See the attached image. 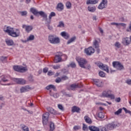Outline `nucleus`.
<instances>
[{
  "mask_svg": "<svg viewBox=\"0 0 131 131\" xmlns=\"http://www.w3.org/2000/svg\"><path fill=\"white\" fill-rule=\"evenodd\" d=\"M121 112H122V109L120 108L117 111L115 112V115H119Z\"/></svg>",
  "mask_w": 131,
  "mask_h": 131,
  "instance_id": "obj_39",
  "label": "nucleus"
},
{
  "mask_svg": "<svg viewBox=\"0 0 131 131\" xmlns=\"http://www.w3.org/2000/svg\"><path fill=\"white\" fill-rule=\"evenodd\" d=\"M57 10L59 12H61V11H63V10H64V5H63V4L58 3L57 6Z\"/></svg>",
  "mask_w": 131,
  "mask_h": 131,
  "instance_id": "obj_22",
  "label": "nucleus"
},
{
  "mask_svg": "<svg viewBox=\"0 0 131 131\" xmlns=\"http://www.w3.org/2000/svg\"><path fill=\"white\" fill-rule=\"evenodd\" d=\"M122 26V27H126V24L124 23H119L118 26Z\"/></svg>",
  "mask_w": 131,
  "mask_h": 131,
  "instance_id": "obj_56",
  "label": "nucleus"
},
{
  "mask_svg": "<svg viewBox=\"0 0 131 131\" xmlns=\"http://www.w3.org/2000/svg\"><path fill=\"white\" fill-rule=\"evenodd\" d=\"M55 129V124L53 122H50V131H54Z\"/></svg>",
  "mask_w": 131,
  "mask_h": 131,
  "instance_id": "obj_28",
  "label": "nucleus"
},
{
  "mask_svg": "<svg viewBox=\"0 0 131 131\" xmlns=\"http://www.w3.org/2000/svg\"><path fill=\"white\" fill-rule=\"evenodd\" d=\"M60 35H61L62 36V37H64L65 38V39H68V38H69V37H70L69 34H68V33H67L65 31L62 32L60 33Z\"/></svg>",
  "mask_w": 131,
  "mask_h": 131,
  "instance_id": "obj_19",
  "label": "nucleus"
},
{
  "mask_svg": "<svg viewBox=\"0 0 131 131\" xmlns=\"http://www.w3.org/2000/svg\"><path fill=\"white\" fill-rule=\"evenodd\" d=\"M123 110H124L125 113H128V114H129V112H130V111L127 110L126 109V108H125V107H123Z\"/></svg>",
  "mask_w": 131,
  "mask_h": 131,
  "instance_id": "obj_61",
  "label": "nucleus"
},
{
  "mask_svg": "<svg viewBox=\"0 0 131 131\" xmlns=\"http://www.w3.org/2000/svg\"><path fill=\"white\" fill-rule=\"evenodd\" d=\"M108 1L107 0H102L101 3L99 5L98 9L99 10H103V9H106L107 7V4Z\"/></svg>",
  "mask_w": 131,
  "mask_h": 131,
  "instance_id": "obj_10",
  "label": "nucleus"
},
{
  "mask_svg": "<svg viewBox=\"0 0 131 131\" xmlns=\"http://www.w3.org/2000/svg\"><path fill=\"white\" fill-rule=\"evenodd\" d=\"M99 0H87L86 5H95L98 4Z\"/></svg>",
  "mask_w": 131,
  "mask_h": 131,
  "instance_id": "obj_20",
  "label": "nucleus"
},
{
  "mask_svg": "<svg viewBox=\"0 0 131 131\" xmlns=\"http://www.w3.org/2000/svg\"><path fill=\"white\" fill-rule=\"evenodd\" d=\"M50 117V113L46 112L42 115V119L43 125H47L49 121V118Z\"/></svg>",
  "mask_w": 131,
  "mask_h": 131,
  "instance_id": "obj_6",
  "label": "nucleus"
},
{
  "mask_svg": "<svg viewBox=\"0 0 131 131\" xmlns=\"http://www.w3.org/2000/svg\"><path fill=\"white\" fill-rule=\"evenodd\" d=\"M56 13L54 12H52L49 16V19H52V17H55Z\"/></svg>",
  "mask_w": 131,
  "mask_h": 131,
  "instance_id": "obj_38",
  "label": "nucleus"
},
{
  "mask_svg": "<svg viewBox=\"0 0 131 131\" xmlns=\"http://www.w3.org/2000/svg\"><path fill=\"white\" fill-rule=\"evenodd\" d=\"M66 6L67 9H70L71 8V3L68 2L66 4Z\"/></svg>",
  "mask_w": 131,
  "mask_h": 131,
  "instance_id": "obj_42",
  "label": "nucleus"
},
{
  "mask_svg": "<svg viewBox=\"0 0 131 131\" xmlns=\"http://www.w3.org/2000/svg\"><path fill=\"white\" fill-rule=\"evenodd\" d=\"M22 27L23 28H25L26 31L28 33L30 32V31L33 29V27L32 26H26V25H23Z\"/></svg>",
  "mask_w": 131,
  "mask_h": 131,
  "instance_id": "obj_15",
  "label": "nucleus"
},
{
  "mask_svg": "<svg viewBox=\"0 0 131 131\" xmlns=\"http://www.w3.org/2000/svg\"><path fill=\"white\" fill-rule=\"evenodd\" d=\"M101 69L104 70V71H106L107 73H109V68H108V66L103 64Z\"/></svg>",
  "mask_w": 131,
  "mask_h": 131,
  "instance_id": "obj_27",
  "label": "nucleus"
},
{
  "mask_svg": "<svg viewBox=\"0 0 131 131\" xmlns=\"http://www.w3.org/2000/svg\"><path fill=\"white\" fill-rule=\"evenodd\" d=\"M29 81H31V82H32V81H33V77L31 75H30L29 77Z\"/></svg>",
  "mask_w": 131,
  "mask_h": 131,
  "instance_id": "obj_58",
  "label": "nucleus"
},
{
  "mask_svg": "<svg viewBox=\"0 0 131 131\" xmlns=\"http://www.w3.org/2000/svg\"><path fill=\"white\" fill-rule=\"evenodd\" d=\"M120 101H121V99L120 98V97H118L115 99V101L117 103H119Z\"/></svg>",
  "mask_w": 131,
  "mask_h": 131,
  "instance_id": "obj_59",
  "label": "nucleus"
},
{
  "mask_svg": "<svg viewBox=\"0 0 131 131\" xmlns=\"http://www.w3.org/2000/svg\"><path fill=\"white\" fill-rule=\"evenodd\" d=\"M46 90H48V91H49V90H51V89H53V90H55L56 89V87H55V85H48L46 88Z\"/></svg>",
  "mask_w": 131,
  "mask_h": 131,
  "instance_id": "obj_33",
  "label": "nucleus"
},
{
  "mask_svg": "<svg viewBox=\"0 0 131 131\" xmlns=\"http://www.w3.org/2000/svg\"><path fill=\"white\" fill-rule=\"evenodd\" d=\"M61 81H62V79L60 77H58L56 80H55V82L57 83H59V82H61Z\"/></svg>",
  "mask_w": 131,
  "mask_h": 131,
  "instance_id": "obj_51",
  "label": "nucleus"
},
{
  "mask_svg": "<svg viewBox=\"0 0 131 131\" xmlns=\"http://www.w3.org/2000/svg\"><path fill=\"white\" fill-rule=\"evenodd\" d=\"M93 47L95 49H99V42H98V40H95L93 42Z\"/></svg>",
  "mask_w": 131,
  "mask_h": 131,
  "instance_id": "obj_30",
  "label": "nucleus"
},
{
  "mask_svg": "<svg viewBox=\"0 0 131 131\" xmlns=\"http://www.w3.org/2000/svg\"><path fill=\"white\" fill-rule=\"evenodd\" d=\"M98 117L99 118H104V114L102 112H100L98 113Z\"/></svg>",
  "mask_w": 131,
  "mask_h": 131,
  "instance_id": "obj_49",
  "label": "nucleus"
},
{
  "mask_svg": "<svg viewBox=\"0 0 131 131\" xmlns=\"http://www.w3.org/2000/svg\"><path fill=\"white\" fill-rule=\"evenodd\" d=\"M93 81H94L95 84H96V85H97V86H99V87L102 86V80L97 79H93Z\"/></svg>",
  "mask_w": 131,
  "mask_h": 131,
  "instance_id": "obj_17",
  "label": "nucleus"
},
{
  "mask_svg": "<svg viewBox=\"0 0 131 131\" xmlns=\"http://www.w3.org/2000/svg\"><path fill=\"white\" fill-rule=\"evenodd\" d=\"M126 83L129 85H131V80H127L126 81Z\"/></svg>",
  "mask_w": 131,
  "mask_h": 131,
  "instance_id": "obj_64",
  "label": "nucleus"
},
{
  "mask_svg": "<svg viewBox=\"0 0 131 131\" xmlns=\"http://www.w3.org/2000/svg\"><path fill=\"white\" fill-rule=\"evenodd\" d=\"M84 52L88 56H91L92 54L95 53V49L92 47H90L88 48L85 49Z\"/></svg>",
  "mask_w": 131,
  "mask_h": 131,
  "instance_id": "obj_12",
  "label": "nucleus"
},
{
  "mask_svg": "<svg viewBox=\"0 0 131 131\" xmlns=\"http://www.w3.org/2000/svg\"><path fill=\"white\" fill-rule=\"evenodd\" d=\"M70 66L72 68H75V67H76V64H75V62H72L70 64Z\"/></svg>",
  "mask_w": 131,
  "mask_h": 131,
  "instance_id": "obj_44",
  "label": "nucleus"
},
{
  "mask_svg": "<svg viewBox=\"0 0 131 131\" xmlns=\"http://www.w3.org/2000/svg\"><path fill=\"white\" fill-rule=\"evenodd\" d=\"M109 97V98H111V99H112V100H114V99H115V96H114V95L113 94H108V97Z\"/></svg>",
  "mask_w": 131,
  "mask_h": 131,
  "instance_id": "obj_52",
  "label": "nucleus"
},
{
  "mask_svg": "<svg viewBox=\"0 0 131 131\" xmlns=\"http://www.w3.org/2000/svg\"><path fill=\"white\" fill-rule=\"evenodd\" d=\"M5 42L7 46H14V41L12 39H6Z\"/></svg>",
  "mask_w": 131,
  "mask_h": 131,
  "instance_id": "obj_24",
  "label": "nucleus"
},
{
  "mask_svg": "<svg viewBox=\"0 0 131 131\" xmlns=\"http://www.w3.org/2000/svg\"><path fill=\"white\" fill-rule=\"evenodd\" d=\"M79 128H80V127H79V126H74V129L75 130H77V129H78Z\"/></svg>",
  "mask_w": 131,
  "mask_h": 131,
  "instance_id": "obj_62",
  "label": "nucleus"
},
{
  "mask_svg": "<svg viewBox=\"0 0 131 131\" xmlns=\"http://www.w3.org/2000/svg\"><path fill=\"white\" fill-rule=\"evenodd\" d=\"M2 81H3V82H7L8 81V79H6V77H3V78L1 79Z\"/></svg>",
  "mask_w": 131,
  "mask_h": 131,
  "instance_id": "obj_60",
  "label": "nucleus"
},
{
  "mask_svg": "<svg viewBox=\"0 0 131 131\" xmlns=\"http://www.w3.org/2000/svg\"><path fill=\"white\" fill-rule=\"evenodd\" d=\"M51 66L52 67L53 69H55V70H56L57 69H60V68H61V65H60V64L56 65V66L52 65Z\"/></svg>",
  "mask_w": 131,
  "mask_h": 131,
  "instance_id": "obj_37",
  "label": "nucleus"
},
{
  "mask_svg": "<svg viewBox=\"0 0 131 131\" xmlns=\"http://www.w3.org/2000/svg\"><path fill=\"white\" fill-rule=\"evenodd\" d=\"M89 129L90 131H100V128L95 126H89Z\"/></svg>",
  "mask_w": 131,
  "mask_h": 131,
  "instance_id": "obj_21",
  "label": "nucleus"
},
{
  "mask_svg": "<svg viewBox=\"0 0 131 131\" xmlns=\"http://www.w3.org/2000/svg\"><path fill=\"white\" fill-rule=\"evenodd\" d=\"M99 76H101V77H104L105 76V73L103 71H100L99 73Z\"/></svg>",
  "mask_w": 131,
  "mask_h": 131,
  "instance_id": "obj_48",
  "label": "nucleus"
},
{
  "mask_svg": "<svg viewBox=\"0 0 131 131\" xmlns=\"http://www.w3.org/2000/svg\"><path fill=\"white\" fill-rule=\"evenodd\" d=\"M84 119H85V122H86V123L91 124L92 121V120L91 119V118H90V117H89L88 116H85Z\"/></svg>",
  "mask_w": 131,
  "mask_h": 131,
  "instance_id": "obj_29",
  "label": "nucleus"
},
{
  "mask_svg": "<svg viewBox=\"0 0 131 131\" xmlns=\"http://www.w3.org/2000/svg\"><path fill=\"white\" fill-rule=\"evenodd\" d=\"M65 25H64V23L61 21L59 22V25L57 26V27H64Z\"/></svg>",
  "mask_w": 131,
  "mask_h": 131,
  "instance_id": "obj_40",
  "label": "nucleus"
},
{
  "mask_svg": "<svg viewBox=\"0 0 131 131\" xmlns=\"http://www.w3.org/2000/svg\"><path fill=\"white\" fill-rule=\"evenodd\" d=\"M75 39H76V37H72L70 40L68 41L67 45H69L70 43H71V42H73Z\"/></svg>",
  "mask_w": 131,
  "mask_h": 131,
  "instance_id": "obj_34",
  "label": "nucleus"
},
{
  "mask_svg": "<svg viewBox=\"0 0 131 131\" xmlns=\"http://www.w3.org/2000/svg\"><path fill=\"white\" fill-rule=\"evenodd\" d=\"M115 47H116L118 49H119L120 47H121V45L120 44V43H119V42H116L115 43Z\"/></svg>",
  "mask_w": 131,
  "mask_h": 131,
  "instance_id": "obj_43",
  "label": "nucleus"
},
{
  "mask_svg": "<svg viewBox=\"0 0 131 131\" xmlns=\"http://www.w3.org/2000/svg\"><path fill=\"white\" fill-rule=\"evenodd\" d=\"M49 30H53V26H51L50 24L47 26Z\"/></svg>",
  "mask_w": 131,
  "mask_h": 131,
  "instance_id": "obj_57",
  "label": "nucleus"
},
{
  "mask_svg": "<svg viewBox=\"0 0 131 131\" xmlns=\"http://www.w3.org/2000/svg\"><path fill=\"white\" fill-rule=\"evenodd\" d=\"M95 65H97L100 69L102 68L103 64L100 61H97L95 62Z\"/></svg>",
  "mask_w": 131,
  "mask_h": 131,
  "instance_id": "obj_31",
  "label": "nucleus"
},
{
  "mask_svg": "<svg viewBox=\"0 0 131 131\" xmlns=\"http://www.w3.org/2000/svg\"><path fill=\"white\" fill-rule=\"evenodd\" d=\"M76 60L77 62H78L80 67L81 68H84V69H86V67H85L84 65L86 64L88 61H86L85 59L77 57L76 58Z\"/></svg>",
  "mask_w": 131,
  "mask_h": 131,
  "instance_id": "obj_4",
  "label": "nucleus"
},
{
  "mask_svg": "<svg viewBox=\"0 0 131 131\" xmlns=\"http://www.w3.org/2000/svg\"><path fill=\"white\" fill-rule=\"evenodd\" d=\"M122 43L124 46H129L130 45V39L128 37H125L122 39Z\"/></svg>",
  "mask_w": 131,
  "mask_h": 131,
  "instance_id": "obj_14",
  "label": "nucleus"
},
{
  "mask_svg": "<svg viewBox=\"0 0 131 131\" xmlns=\"http://www.w3.org/2000/svg\"><path fill=\"white\" fill-rule=\"evenodd\" d=\"M21 16H27V11H21L20 12Z\"/></svg>",
  "mask_w": 131,
  "mask_h": 131,
  "instance_id": "obj_47",
  "label": "nucleus"
},
{
  "mask_svg": "<svg viewBox=\"0 0 131 131\" xmlns=\"http://www.w3.org/2000/svg\"><path fill=\"white\" fill-rule=\"evenodd\" d=\"M88 11L93 13L96 11V7L89 6L88 7Z\"/></svg>",
  "mask_w": 131,
  "mask_h": 131,
  "instance_id": "obj_32",
  "label": "nucleus"
},
{
  "mask_svg": "<svg viewBox=\"0 0 131 131\" xmlns=\"http://www.w3.org/2000/svg\"><path fill=\"white\" fill-rule=\"evenodd\" d=\"M30 12L33 14L35 16H37V15H40V16H43L45 17V12L43 11H39L38 12L36 9L34 8H31L30 9Z\"/></svg>",
  "mask_w": 131,
  "mask_h": 131,
  "instance_id": "obj_8",
  "label": "nucleus"
},
{
  "mask_svg": "<svg viewBox=\"0 0 131 131\" xmlns=\"http://www.w3.org/2000/svg\"><path fill=\"white\" fill-rule=\"evenodd\" d=\"M34 40V35H30L29 37L27 39V41H29L30 40Z\"/></svg>",
  "mask_w": 131,
  "mask_h": 131,
  "instance_id": "obj_35",
  "label": "nucleus"
},
{
  "mask_svg": "<svg viewBox=\"0 0 131 131\" xmlns=\"http://www.w3.org/2000/svg\"><path fill=\"white\" fill-rule=\"evenodd\" d=\"M113 66L114 68H116L117 70H124V67L119 61H113Z\"/></svg>",
  "mask_w": 131,
  "mask_h": 131,
  "instance_id": "obj_5",
  "label": "nucleus"
},
{
  "mask_svg": "<svg viewBox=\"0 0 131 131\" xmlns=\"http://www.w3.org/2000/svg\"><path fill=\"white\" fill-rule=\"evenodd\" d=\"M21 128L23 131H29V128H28L27 126H25V125H23L21 126Z\"/></svg>",
  "mask_w": 131,
  "mask_h": 131,
  "instance_id": "obj_36",
  "label": "nucleus"
},
{
  "mask_svg": "<svg viewBox=\"0 0 131 131\" xmlns=\"http://www.w3.org/2000/svg\"><path fill=\"white\" fill-rule=\"evenodd\" d=\"M48 75H49V76H51V75H53V72L51 71H49L48 72Z\"/></svg>",
  "mask_w": 131,
  "mask_h": 131,
  "instance_id": "obj_63",
  "label": "nucleus"
},
{
  "mask_svg": "<svg viewBox=\"0 0 131 131\" xmlns=\"http://www.w3.org/2000/svg\"><path fill=\"white\" fill-rule=\"evenodd\" d=\"M48 40H49L50 43L53 45H58V43H60V38L55 35H50L48 37Z\"/></svg>",
  "mask_w": 131,
  "mask_h": 131,
  "instance_id": "obj_2",
  "label": "nucleus"
},
{
  "mask_svg": "<svg viewBox=\"0 0 131 131\" xmlns=\"http://www.w3.org/2000/svg\"><path fill=\"white\" fill-rule=\"evenodd\" d=\"M13 69L17 72H26L27 71L26 68L20 66H14Z\"/></svg>",
  "mask_w": 131,
  "mask_h": 131,
  "instance_id": "obj_7",
  "label": "nucleus"
},
{
  "mask_svg": "<svg viewBox=\"0 0 131 131\" xmlns=\"http://www.w3.org/2000/svg\"><path fill=\"white\" fill-rule=\"evenodd\" d=\"M117 126H119V124L117 123L116 122H113L111 123H108L103 128L105 131L110 130L113 129V128L116 127Z\"/></svg>",
  "mask_w": 131,
  "mask_h": 131,
  "instance_id": "obj_3",
  "label": "nucleus"
},
{
  "mask_svg": "<svg viewBox=\"0 0 131 131\" xmlns=\"http://www.w3.org/2000/svg\"><path fill=\"white\" fill-rule=\"evenodd\" d=\"M3 31L5 33H7L8 35L12 36V37H18L20 36V30L18 29H16L15 30L14 28H12L10 26H5L3 29Z\"/></svg>",
  "mask_w": 131,
  "mask_h": 131,
  "instance_id": "obj_1",
  "label": "nucleus"
},
{
  "mask_svg": "<svg viewBox=\"0 0 131 131\" xmlns=\"http://www.w3.org/2000/svg\"><path fill=\"white\" fill-rule=\"evenodd\" d=\"M61 61H62V53L58 52V54L55 55L54 62V63H60Z\"/></svg>",
  "mask_w": 131,
  "mask_h": 131,
  "instance_id": "obj_9",
  "label": "nucleus"
},
{
  "mask_svg": "<svg viewBox=\"0 0 131 131\" xmlns=\"http://www.w3.org/2000/svg\"><path fill=\"white\" fill-rule=\"evenodd\" d=\"M82 129L84 131H88L89 130V128H88V126H86V125L83 124V127H82Z\"/></svg>",
  "mask_w": 131,
  "mask_h": 131,
  "instance_id": "obj_45",
  "label": "nucleus"
},
{
  "mask_svg": "<svg viewBox=\"0 0 131 131\" xmlns=\"http://www.w3.org/2000/svg\"><path fill=\"white\" fill-rule=\"evenodd\" d=\"M30 90H32V89L29 85H26L25 86H22L20 89V93H25L26 92H28V91H30Z\"/></svg>",
  "mask_w": 131,
  "mask_h": 131,
  "instance_id": "obj_13",
  "label": "nucleus"
},
{
  "mask_svg": "<svg viewBox=\"0 0 131 131\" xmlns=\"http://www.w3.org/2000/svg\"><path fill=\"white\" fill-rule=\"evenodd\" d=\"M111 93L110 91H103L102 94V97H103L104 98H108V96H109V93Z\"/></svg>",
  "mask_w": 131,
  "mask_h": 131,
  "instance_id": "obj_26",
  "label": "nucleus"
},
{
  "mask_svg": "<svg viewBox=\"0 0 131 131\" xmlns=\"http://www.w3.org/2000/svg\"><path fill=\"white\" fill-rule=\"evenodd\" d=\"M44 15L45 16H41V17H42L43 18V19H45V24L47 25H49L50 24H51V19H48V15H47V14H46V13L44 12Z\"/></svg>",
  "mask_w": 131,
  "mask_h": 131,
  "instance_id": "obj_16",
  "label": "nucleus"
},
{
  "mask_svg": "<svg viewBox=\"0 0 131 131\" xmlns=\"http://www.w3.org/2000/svg\"><path fill=\"white\" fill-rule=\"evenodd\" d=\"M126 31L127 32H131V21L129 24V28L126 29Z\"/></svg>",
  "mask_w": 131,
  "mask_h": 131,
  "instance_id": "obj_50",
  "label": "nucleus"
},
{
  "mask_svg": "<svg viewBox=\"0 0 131 131\" xmlns=\"http://www.w3.org/2000/svg\"><path fill=\"white\" fill-rule=\"evenodd\" d=\"M72 112H77V113H79V111H80V108L76 106H74L72 107Z\"/></svg>",
  "mask_w": 131,
  "mask_h": 131,
  "instance_id": "obj_25",
  "label": "nucleus"
},
{
  "mask_svg": "<svg viewBox=\"0 0 131 131\" xmlns=\"http://www.w3.org/2000/svg\"><path fill=\"white\" fill-rule=\"evenodd\" d=\"M48 71H49V68H48L46 67V68L43 69V73H47V72H48Z\"/></svg>",
  "mask_w": 131,
  "mask_h": 131,
  "instance_id": "obj_54",
  "label": "nucleus"
},
{
  "mask_svg": "<svg viewBox=\"0 0 131 131\" xmlns=\"http://www.w3.org/2000/svg\"><path fill=\"white\" fill-rule=\"evenodd\" d=\"M58 108L59 109V110H61V111H64V107L62 104H58Z\"/></svg>",
  "mask_w": 131,
  "mask_h": 131,
  "instance_id": "obj_41",
  "label": "nucleus"
},
{
  "mask_svg": "<svg viewBox=\"0 0 131 131\" xmlns=\"http://www.w3.org/2000/svg\"><path fill=\"white\" fill-rule=\"evenodd\" d=\"M7 57L6 56H1L0 57V60L4 62V61H5L6 60V59H7Z\"/></svg>",
  "mask_w": 131,
  "mask_h": 131,
  "instance_id": "obj_53",
  "label": "nucleus"
},
{
  "mask_svg": "<svg viewBox=\"0 0 131 131\" xmlns=\"http://www.w3.org/2000/svg\"><path fill=\"white\" fill-rule=\"evenodd\" d=\"M82 85L79 86V84H72L70 85L71 89L72 91H74L75 89H77V88H81Z\"/></svg>",
  "mask_w": 131,
  "mask_h": 131,
  "instance_id": "obj_23",
  "label": "nucleus"
},
{
  "mask_svg": "<svg viewBox=\"0 0 131 131\" xmlns=\"http://www.w3.org/2000/svg\"><path fill=\"white\" fill-rule=\"evenodd\" d=\"M48 111H49L51 114H53V115H58V112L57 111L55 110L54 108L52 107H48L47 108Z\"/></svg>",
  "mask_w": 131,
  "mask_h": 131,
  "instance_id": "obj_18",
  "label": "nucleus"
},
{
  "mask_svg": "<svg viewBox=\"0 0 131 131\" xmlns=\"http://www.w3.org/2000/svg\"><path fill=\"white\" fill-rule=\"evenodd\" d=\"M67 79H68V77H67V76H63L61 77L62 80H67Z\"/></svg>",
  "mask_w": 131,
  "mask_h": 131,
  "instance_id": "obj_55",
  "label": "nucleus"
},
{
  "mask_svg": "<svg viewBox=\"0 0 131 131\" xmlns=\"http://www.w3.org/2000/svg\"><path fill=\"white\" fill-rule=\"evenodd\" d=\"M61 58L62 61H65L66 60H67V55L62 54Z\"/></svg>",
  "mask_w": 131,
  "mask_h": 131,
  "instance_id": "obj_46",
  "label": "nucleus"
},
{
  "mask_svg": "<svg viewBox=\"0 0 131 131\" xmlns=\"http://www.w3.org/2000/svg\"><path fill=\"white\" fill-rule=\"evenodd\" d=\"M13 81L16 82L17 84H26V80H24L23 78H13Z\"/></svg>",
  "mask_w": 131,
  "mask_h": 131,
  "instance_id": "obj_11",
  "label": "nucleus"
}]
</instances>
